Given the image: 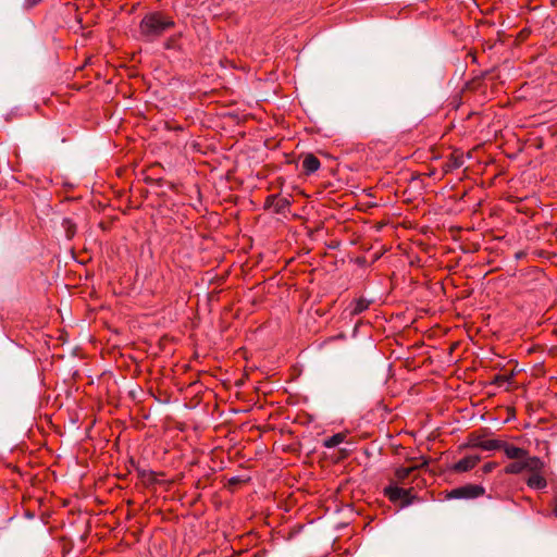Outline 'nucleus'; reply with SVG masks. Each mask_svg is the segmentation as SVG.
<instances>
[{"instance_id":"6e6552de","label":"nucleus","mask_w":557,"mask_h":557,"mask_svg":"<svg viewBox=\"0 0 557 557\" xmlns=\"http://www.w3.org/2000/svg\"><path fill=\"white\" fill-rule=\"evenodd\" d=\"M428 465V460H423V462L419 466L412 467H399L395 470V479L397 482L403 483L409 475L417 469L423 468Z\"/></svg>"},{"instance_id":"4be33fe9","label":"nucleus","mask_w":557,"mask_h":557,"mask_svg":"<svg viewBox=\"0 0 557 557\" xmlns=\"http://www.w3.org/2000/svg\"><path fill=\"white\" fill-rule=\"evenodd\" d=\"M238 482H240V479L237 476L230 479V484H237Z\"/></svg>"},{"instance_id":"6ab92c4d","label":"nucleus","mask_w":557,"mask_h":557,"mask_svg":"<svg viewBox=\"0 0 557 557\" xmlns=\"http://www.w3.org/2000/svg\"><path fill=\"white\" fill-rule=\"evenodd\" d=\"M278 195H270L267 197L265 199V202H264V207L265 208H274V203H275V200L277 198Z\"/></svg>"},{"instance_id":"f03ea898","label":"nucleus","mask_w":557,"mask_h":557,"mask_svg":"<svg viewBox=\"0 0 557 557\" xmlns=\"http://www.w3.org/2000/svg\"><path fill=\"white\" fill-rule=\"evenodd\" d=\"M544 467V462L539 457H525L518 459L505 467V473L507 474H519L525 470L531 472L541 471Z\"/></svg>"},{"instance_id":"9b49d317","label":"nucleus","mask_w":557,"mask_h":557,"mask_svg":"<svg viewBox=\"0 0 557 557\" xmlns=\"http://www.w3.org/2000/svg\"><path fill=\"white\" fill-rule=\"evenodd\" d=\"M370 306V301L364 298H358L349 305L350 315H358L366 311Z\"/></svg>"},{"instance_id":"20e7f679","label":"nucleus","mask_w":557,"mask_h":557,"mask_svg":"<svg viewBox=\"0 0 557 557\" xmlns=\"http://www.w3.org/2000/svg\"><path fill=\"white\" fill-rule=\"evenodd\" d=\"M384 495L393 503L401 500L403 506L411 504L410 490H405L395 485H389L384 488Z\"/></svg>"},{"instance_id":"ddd939ff","label":"nucleus","mask_w":557,"mask_h":557,"mask_svg":"<svg viewBox=\"0 0 557 557\" xmlns=\"http://www.w3.org/2000/svg\"><path fill=\"white\" fill-rule=\"evenodd\" d=\"M503 446H504V441L496 440V438L485 440L483 444H480V448H482L484 450H497V449H502Z\"/></svg>"},{"instance_id":"f257e3e1","label":"nucleus","mask_w":557,"mask_h":557,"mask_svg":"<svg viewBox=\"0 0 557 557\" xmlns=\"http://www.w3.org/2000/svg\"><path fill=\"white\" fill-rule=\"evenodd\" d=\"M174 26L175 22L171 17L156 11L143 17L139 23V34L145 41L152 42Z\"/></svg>"},{"instance_id":"0eeeda50","label":"nucleus","mask_w":557,"mask_h":557,"mask_svg":"<svg viewBox=\"0 0 557 557\" xmlns=\"http://www.w3.org/2000/svg\"><path fill=\"white\" fill-rule=\"evenodd\" d=\"M320 165V160L312 153L307 154L302 160V169L306 175L317 172Z\"/></svg>"},{"instance_id":"2eb2a0df","label":"nucleus","mask_w":557,"mask_h":557,"mask_svg":"<svg viewBox=\"0 0 557 557\" xmlns=\"http://www.w3.org/2000/svg\"><path fill=\"white\" fill-rule=\"evenodd\" d=\"M289 206H290V202L288 199L277 196L273 209H274L275 213H283V212H285V210L288 209Z\"/></svg>"},{"instance_id":"423d86ee","label":"nucleus","mask_w":557,"mask_h":557,"mask_svg":"<svg viewBox=\"0 0 557 557\" xmlns=\"http://www.w3.org/2000/svg\"><path fill=\"white\" fill-rule=\"evenodd\" d=\"M502 449L504 450L506 457L509 459L518 460L523 459L525 457H530L528 450L508 444L507 442H504V446L502 447Z\"/></svg>"},{"instance_id":"4468645a","label":"nucleus","mask_w":557,"mask_h":557,"mask_svg":"<svg viewBox=\"0 0 557 557\" xmlns=\"http://www.w3.org/2000/svg\"><path fill=\"white\" fill-rule=\"evenodd\" d=\"M346 435L344 433H336L324 441L326 448H333L345 441Z\"/></svg>"},{"instance_id":"f8f14e48","label":"nucleus","mask_w":557,"mask_h":557,"mask_svg":"<svg viewBox=\"0 0 557 557\" xmlns=\"http://www.w3.org/2000/svg\"><path fill=\"white\" fill-rule=\"evenodd\" d=\"M62 227L65 232L67 239H72L76 234V224L70 218H64L62 221Z\"/></svg>"},{"instance_id":"a211bd4d","label":"nucleus","mask_w":557,"mask_h":557,"mask_svg":"<svg viewBox=\"0 0 557 557\" xmlns=\"http://www.w3.org/2000/svg\"><path fill=\"white\" fill-rule=\"evenodd\" d=\"M163 46H164V49H166V50L175 49L177 46V38L175 36L168 38L164 41Z\"/></svg>"},{"instance_id":"dca6fc26","label":"nucleus","mask_w":557,"mask_h":557,"mask_svg":"<svg viewBox=\"0 0 557 557\" xmlns=\"http://www.w3.org/2000/svg\"><path fill=\"white\" fill-rule=\"evenodd\" d=\"M511 380V376L504 375V374H497L493 379V384H496L498 386H503L506 383H509Z\"/></svg>"},{"instance_id":"1a4fd4ad","label":"nucleus","mask_w":557,"mask_h":557,"mask_svg":"<svg viewBox=\"0 0 557 557\" xmlns=\"http://www.w3.org/2000/svg\"><path fill=\"white\" fill-rule=\"evenodd\" d=\"M463 156L461 153H451L447 161L444 163L443 169L445 172H451L463 165Z\"/></svg>"},{"instance_id":"aec40b11","label":"nucleus","mask_w":557,"mask_h":557,"mask_svg":"<svg viewBox=\"0 0 557 557\" xmlns=\"http://www.w3.org/2000/svg\"><path fill=\"white\" fill-rule=\"evenodd\" d=\"M497 466H498V463H497V462H494V461H492V462H486V463L482 467V471H483L484 473H490V472H492V471H493Z\"/></svg>"},{"instance_id":"412c9836","label":"nucleus","mask_w":557,"mask_h":557,"mask_svg":"<svg viewBox=\"0 0 557 557\" xmlns=\"http://www.w3.org/2000/svg\"><path fill=\"white\" fill-rule=\"evenodd\" d=\"M39 2H41V0H25L23 7L24 9L29 10L36 7Z\"/></svg>"},{"instance_id":"39448f33","label":"nucleus","mask_w":557,"mask_h":557,"mask_svg":"<svg viewBox=\"0 0 557 557\" xmlns=\"http://www.w3.org/2000/svg\"><path fill=\"white\" fill-rule=\"evenodd\" d=\"M481 460L479 455H469L460 459L458 462L454 463L451 470L454 472H467L473 469Z\"/></svg>"},{"instance_id":"9d476101","label":"nucleus","mask_w":557,"mask_h":557,"mask_svg":"<svg viewBox=\"0 0 557 557\" xmlns=\"http://www.w3.org/2000/svg\"><path fill=\"white\" fill-rule=\"evenodd\" d=\"M540 471L533 472V474L528 479L527 484L531 488L543 490L547 486L546 479L539 473Z\"/></svg>"},{"instance_id":"7ed1b4c3","label":"nucleus","mask_w":557,"mask_h":557,"mask_svg":"<svg viewBox=\"0 0 557 557\" xmlns=\"http://www.w3.org/2000/svg\"><path fill=\"white\" fill-rule=\"evenodd\" d=\"M485 488L480 484H466L447 493L449 499H474L483 496Z\"/></svg>"},{"instance_id":"5701e85b","label":"nucleus","mask_w":557,"mask_h":557,"mask_svg":"<svg viewBox=\"0 0 557 557\" xmlns=\"http://www.w3.org/2000/svg\"><path fill=\"white\" fill-rule=\"evenodd\" d=\"M554 513L557 517V495L554 498Z\"/></svg>"},{"instance_id":"f3484780","label":"nucleus","mask_w":557,"mask_h":557,"mask_svg":"<svg viewBox=\"0 0 557 557\" xmlns=\"http://www.w3.org/2000/svg\"><path fill=\"white\" fill-rule=\"evenodd\" d=\"M484 438L478 435H471L469 440V446L480 448V444L484 443Z\"/></svg>"}]
</instances>
